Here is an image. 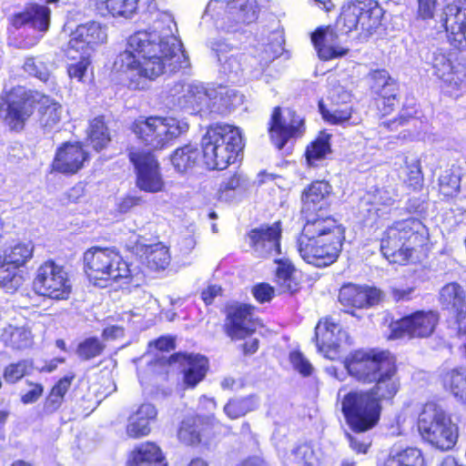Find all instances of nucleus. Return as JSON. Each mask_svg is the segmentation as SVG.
<instances>
[{
    "instance_id": "39448f33",
    "label": "nucleus",
    "mask_w": 466,
    "mask_h": 466,
    "mask_svg": "<svg viewBox=\"0 0 466 466\" xmlns=\"http://www.w3.org/2000/svg\"><path fill=\"white\" fill-rule=\"evenodd\" d=\"M84 270L95 286L106 287L109 280H118L130 277V269L118 253L93 247L83 256Z\"/></svg>"
},
{
    "instance_id": "f704fd0d",
    "label": "nucleus",
    "mask_w": 466,
    "mask_h": 466,
    "mask_svg": "<svg viewBox=\"0 0 466 466\" xmlns=\"http://www.w3.org/2000/svg\"><path fill=\"white\" fill-rule=\"evenodd\" d=\"M137 252H142L145 256L147 266L155 270L164 269L170 263L169 249L167 246L158 242L153 245H144L137 243L136 245Z\"/></svg>"
},
{
    "instance_id": "052dcab7",
    "label": "nucleus",
    "mask_w": 466,
    "mask_h": 466,
    "mask_svg": "<svg viewBox=\"0 0 466 466\" xmlns=\"http://www.w3.org/2000/svg\"><path fill=\"white\" fill-rule=\"evenodd\" d=\"M76 56L77 58L76 60L77 61L68 65L67 73L70 78H76L78 81H81L90 65V55L77 53Z\"/></svg>"
},
{
    "instance_id": "f257e3e1",
    "label": "nucleus",
    "mask_w": 466,
    "mask_h": 466,
    "mask_svg": "<svg viewBox=\"0 0 466 466\" xmlns=\"http://www.w3.org/2000/svg\"><path fill=\"white\" fill-rule=\"evenodd\" d=\"M177 30L172 15L163 12L155 19L152 31H138L129 36V46L143 54L146 76L157 78L189 66L188 57L175 36Z\"/></svg>"
},
{
    "instance_id": "ddd939ff",
    "label": "nucleus",
    "mask_w": 466,
    "mask_h": 466,
    "mask_svg": "<svg viewBox=\"0 0 466 466\" xmlns=\"http://www.w3.org/2000/svg\"><path fill=\"white\" fill-rule=\"evenodd\" d=\"M343 240L344 238L298 239V251L307 263L319 268L326 267L338 258Z\"/></svg>"
},
{
    "instance_id": "8fccbe9b",
    "label": "nucleus",
    "mask_w": 466,
    "mask_h": 466,
    "mask_svg": "<svg viewBox=\"0 0 466 466\" xmlns=\"http://www.w3.org/2000/svg\"><path fill=\"white\" fill-rule=\"evenodd\" d=\"M368 201L373 206L389 207L395 203L398 194L396 188L391 186L376 187L369 191Z\"/></svg>"
},
{
    "instance_id": "774afa93",
    "label": "nucleus",
    "mask_w": 466,
    "mask_h": 466,
    "mask_svg": "<svg viewBox=\"0 0 466 466\" xmlns=\"http://www.w3.org/2000/svg\"><path fill=\"white\" fill-rule=\"evenodd\" d=\"M252 294L258 301L264 303L273 298L274 289L267 283H260L253 287Z\"/></svg>"
},
{
    "instance_id": "a211bd4d",
    "label": "nucleus",
    "mask_w": 466,
    "mask_h": 466,
    "mask_svg": "<svg viewBox=\"0 0 466 466\" xmlns=\"http://www.w3.org/2000/svg\"><path fill=\"white\" fill-rule=\"evenodd\" d=\"M253 309L246 304H233L227 307L225 332L232 339H243L256 330Z\"/></svg>"
},
{
    "instance_id": "393cba45",
    "label": "nucleus",
    "mask_w": 466,
    "mask_h": 466,
    "mask_svg": "<svg viewBox=\"0 0 466 466\" xmlns=\"http://www.w3.org/2000/svg\"><path fill=\"white\" fill-rule=\"evenodd\" d=\"M87 154L78 143H65L56 151L53 168L64 174H75L83 167Z\"/></svg>"
},
{
    "instance_id": "a18cd8bd",
    "label": "nucleus",
    "mask_w": 466,
    "mask_h": 466,
    "mask_svg": "<svg viewBox=\"0 0 466 466\" xmlns=\"http://www.w3.org/2000/svg\"><path fill=\"white\" fill-rule=\"evenodd\" d=\"M294 267L289 262H279L276 270V281L281 292L294 293L299 290V283L294 278Z\"/></svg>"
},
{
    "instance_id": "aec40b11",
    "label": "nucleus",
    "mask_w": 466,
    "mask_h": 466,
    "mask_svg": "<svg viewBox=\"0 0 466 466\" xmlns=\"http://www.w3.org/2000/svg\"><path fill=\"white\" fill-rule=\"evenodd\" d=\"M302 214L306 223L298 239L344 238V228L331 217H323L319 212Z\"/></svg>"
},
{
    "instance_id": "c756f323",
    "label": "nucleus",
    "mask_w": 466,
    "mask_h": 466,
    "mask_svg": "<svg viewBox=\"0 0 466 466\" xmlns=\"http://www.w3.org/2000/svg\"><path fill=\"white\" fill-rule=\"evenodd\" d=\"M170 360L184 366V382L188 387H195L206 376L208 362L204 356L177 353L172 355Z\"/></svg>"
},
{
    "instance_id": "bf43d9fd",
    "label": "nucleus",
    "mask_w": 466,
    "mask_h": 466,
    "mask_svg": "<svg viewBox=\"0 0 466 466\" xmlns=\"http://www.w3.org/2000/svg\"><path fill=\"white\" fill-rule=\"evenodd\" d=\"M151 429L147 419H137L130 416L127 425V434L130 438L138 439L149 434Z\"/></svg>"
},
{
    "instance_id": "2eb2a0df",
    "label": "nucleus",
    "mask_w": 466,
    "mask_h": 466,
    "mask_svg": "<svg viewBox=\"0 0 466 466\" xmlns=\"http://www.w3.org/2000/svg\"><path fill=\"white\" fill-rule=\"evenodd\" d=\"M106 37V29L97 22L79 25L70 35L66 56L68 59H76L77 53L90 55L95 46L104 43Z\"/></svg>"
},
{
    "instance_id": "79ce46f5",
    "label": "nucleus",
    "mask_w": 466,
    "mask_h": 466,
    "mask_svg": "<svg viewBox=\"0 0 466 466\" xmlns=\"http://www.w3.org/2000/svg\"><path fill=\"white\" fill-rule=\"evenodd\" d=\"M258 407V397L256 395H248L239 399L229 400L224 406V412L229 419L236 420L245 416L248 412L255 410Z\"/></svg>"
},
{
    "instance_id": "423d86ee",
    "label": "nucleus",
    "mask_w": 466,
    "mask_h": 466,
    "mask_svg": "<svg viewBox=\"0 0 466 466\" xmlns=\"http://www.w3.org/2000/svg\"><path fill=\"white\" fill-rule=\"evenodd\" d=\"M384 10L375 0H354L344 5L336 21L338 30L349 34L360 30L369 36L381 25Z\"/></svg>"
},
{
    "instance_id": "864d4df0",
    "label": "nucleus",
    "mask_w": 466,
    "mask_h": 466,
    "mask_svg": "<svg viewBox=\"0 0 466 466\" xmlns=\"http://www.w3.org/2000/svg\"><path fill=\"white\" fill-rule=\"evenodd\" d=\"M289 460L297 466H318L319 462L315 451L309 444H302L294 449Z\"/></svg>"
},
{
    "instance_id": "6e6d98bb",
    "label": "nucleus",
    "mask_w": 466,
    "mask_h": 466,
    "mask_svg": "<svg viewBox=\"0 0 466 466\" xmlns=\"http://www.w3.org/2000/svg\"><path fill=\"white\" fill-rule=\"evenodd\" d=\"M24 70L29 75L46 82L50 76V69L40 56L27 57L23 66Z\"/></svg>"
},
{
    "instance_id": "7c9ffc66",
    "label": "nucleus",
    "mask_w": 466,
    "mask_h": 466,
    "mask_svg": "<svg viewBox=\"0 0 466 466\" xmlns=\"http://www.w3.org/2000/svg\"><path fill=\"white\" fill-rule=\"evenodd\" d=\"M331 187L325 181L313 182L302 194V213L320 212L329 206Z\"/></svg>"
},
{
    "instance_id": "5fc2aeb1",
    "label": "nucleus",
    "mask_w": 466,
    "mask_h": 466,
    "mask_svg": "<svg viewBox=\"0 0 466 466\" xmlns=\"http://www.w3.org/2000/svg\"><path fill=\"white\" fill-rule=\"evenodd\" d=\"M104 350L105 345L97 338L91 337L80 342L76 352L82 360H89L100 356Z\"/></svg>"
},
{
    "instance_id": "09e8293b",
    "label": "nucleus",
    "mask_w": 466,
    "mask_h": 466,
    "mask_svg": "<svg viewBox=\"0 0 466 466\" xmlns=\"http://www.w3.org/2000/svg\"><path fill=\"white\" fill-rule=\"evenodd\" d=\"M33 251L34 246L32 243H18L12 247L3 258L17 268L31 259Z\"/></svg>"
},
{
    "instance_id": "c9c22d12",
    "label": "nucleus",
    "mask_w": 466,
    "mask_h": 466,
    "mask_svg": "<svg viewBox=\"0 0 466 466\" xmlns=\"http://www.w3.org/2000/svg\"><path fill=\"white\" fill-rule=\"evenodd\" d=\"M40 107L39 123L46 132L54 130L59 124L62 115V106L46 96H38Z\"/></svg>"
},
{
    "instance_id": "473e14b6",
    "label": "nucleus",
    "mask_w": 466,
    "mask_h": 466,
    "mask_svg": "<svg viewBox=\"0 0 466 466\" xmlns=\"http://www.w3.org/2000/svg\"><path fill=\"white\" fill-rule=\"evenodd\" d=\"M183 95L178 97L180 106L201 112L208 108L211 94L198 83H189L183 86Z\"/></svg>"
},
{
    "instance_id": "58836bf2",
    "label": "nucleus",
    "mask_w": 466,
    "mask_h": 466,
    "mask_svg": "<svg viewBox=\"0 0 466 466\" xmlns=\"http://www.w3.org/2000/svg\"><path fill=\"white\" fill-rule=\"evenodd\" d=\"M101 15L127 17L137 8L138 0H92Z\"/></svg>"
},
{
    "instance_id": "5701e85b",
    "label": "nucleus",
    "mask_w": 466,
    "mask_h": 466,
    "mask_svg": "<svg viewBox=\"0 0 466 466\" xmlns=\"http://www.w3.org/2000/svg\"><path fill=\"white\" fill-rule=\"evenodd\" d=\"M439 301L443 309L455 316L458 329L461 331L466 319V291L463 287L457 282L444 285L439 292Z\"/></svg>"
},
{
    "instance_id": "3c124183",
    "label": "nucleus",
    "mask_w": 466,
    "mask_h": 466,
    "mask_svg": "<svg viewBox=\"0 0 466 466\" xmlns=\"http://www.w3.org/2000/svg\"><path fill=\"white\" fill-rule=\"evenodd\" d=\"M21 285L22 276L17 273V268L0 256V286L15 290Z\"/></svg>"
},
{
    "instance_id": "cd10ccee",
    "label": "nucleus",
    "mask_w": 466,
    "mask_h": 466,
    "mask_svg": "<svg viewBox=\"0 0 466 466\" xmlns=\"http://www.w3.org/2000/svg\"><path fill=\"white\" fill-rule=\"evenodd\" d=\"M375 385L368 391L377 400L381 401L391 400L400 389V381L396 377V367L392 360L386 364L384 370L377 376Z\"/></svg>"
},
{
    "instance_id": "9b49d317",
    "label": "nucleus",
    "mask_w": 466,
    "mask_h": 466,
    "mask_svg": "<svg viewBox=\"0 0 466 466\" xmlns=\"http://www.w3.org/2000/svg\"><path fill=\"white\" fill-rule=\"evenodd\" d=\"M392 360L387 351L356 350L346 358L345 368L358 381L371 383Z\"/></svg>"
},
{
    "instance_id": "49530a36",
    "label": "nucleus",
    "mask_w": 466,
    "mask_h": 466,
    "mask_svg": "<svg viewBox=\"0 0 466 466\" xmlns=\"http://www.w3.org/2000/svg\"><path fill=\"white\" fill-rule=\"evenodd\" d=\"M178 440L188 446H194L200 442V433L198 431V419L189 417L185 419L177 431Z\"/></svg>"
},
{
    "instance_id": "c85d7f7f",
    "label": "nucleus",
    "mask_w": 466,
    "mask_h": 466,
    "mask_svg": "<svg viewBox=\"0 0 466 466\" xmlns=\"http://www.w3.org/2000/svg\"><path fill=\"white\" fill-rule=\"evenodd\" d=\"M427 60L434 70L433 74L449 86L456 89L466 82V74L459 69L453 70L451 61L439 49L429 54Z\"/></svg>"
},
{
    "instance_id": "338daca9",
    "label": "nucleus",
    "mask_w": 466,
    "mask_h": 466,
    "mask_svg": "<svg viewBox=\"0 0 466 466\" xmlns=\"http://www.w3.org/2000/svg\"><path fill=\"white\" fill-rule=\"evenodd\" d=\"M369 76L371 80V88L376 93L378 91H381L382 87L387 86L390 83H393L395 80L390 77L388 71L381 70H373L370 72Z\"/></svg>"
},
{
    "instance_id": "f3484780",
    "label": "nucleus",
    "mask_w": 466,
    "mask_h": 466,
    "mask_svg": "<svg viewBox=\"0 0 466 466\" xmlns=\"http://www.w3.org/2000/svg\"><path fill=\"white\" fill-rule=\"evenodd\" d=\"M271 120L270 136L279 149H281L289 138L299 137L304 132V121L293 110L288 109L282 115L280 108L276 107Z\"/></svg>"
},
{
    "instance_id": "412c9836",
    "label": "nucleus",
    "mask_w": 466,
    "mask_h": 466,
    "mask_svg": "<svg viewBox=\"0 0 466 466\" xmlns=\"http://www.w3.org/2000/svg\"><path fill=\"white\" fill-rule=\"evenodd\" d=\"M442 26L448 33L450 44L461 51H466V8L461 10L455 5H448L441 15Z\"/></svg>"
},
{
    "instance_id": "4468645a",
    "label": "nucleus",
    "mask_w": 466,
    "mask_h": 466,
    "mask_svg": "<svg viewBox=\"0 0 466 466\" xmlns=\"http://www.w3.org/2000/svg\"><path fill=\"white\" fill-rule=\"evenodd\" d=\"M130 161L137 170V186L139 189L156 193L164 187L159 164L150 152L137 151L129 153Z\"/></svg>"
},
{
    "instance_id": "f8f14e48",
    "label": "nucleus",
    "mask_w": 466,
    "mask_h": 466,
    "mask_svg": "<svg viewBox=\"0 0 466 466\" xmlns=\"http://www.w3.org/2000/svg\"><path fill=\"white\" fill-rule=\"evenodd\" d=\"M224 11L222 19L228 23V31H237L235 25H248L255 22L258 15V5L256 0H230L227 3L211 0L206 8V13L219 15Z\"/></svg>"
},
{
    "instance_id": "b1692460",
    "label": "nucleus",
    "mask_w": 466,
    "mask_h": 466,
    "mask_svg": "<svg viewBox=\"0 0 466 466\" xmlns=\"http://www.w3.org/2000/svg\"><path fill=\"white\" fill-rule=\"evenodd\" d=\"M339 34L343 35L335 25V28L319 27L311 35L312 43L320 59L329 60L347 55L349 49L337 45Z\"/></svg>"
},
{
    "instance_id": "680f3d73",
    "label": "nucleus",
    "mask_w": 466,
    "mask_h": 466,
    "mask_svg": "<svg viewBox=\"0 0 466 466\" xmlns=\"http://www.w3.org/2000/svg\"><path fill=\"white\" fill-rule=\"evenodd\" d=\"M319 107L323 118L332 124H342L348 121L351 116V111L350 108L335 109L330 112L321 102H319Z\"/></svg>"
},
{
    "instance_id": "f03ea898",
    "label": "nucleus",
    "mask_w": 466,
    "mask_h": 466,
    "mask_svg": "<svg viewBox=\"0 0 466 466\" xmlns=\"http://www.w3.org/2000/svg\"><path fill=\"white\" fill-rule=\"evenodd\" d=\"M244 144L238 127L218 124L202 138L203 161L210 169H225L234 163Z\"/></svg>"
},
{
    "instance_id": "4be33fe9",
    "label": "nucleus",
    "mask_w": 466,
    "mask_h": 466,
    "mask_svg": "<svg viewBox=\"0 0 466 466\" xmlns=\"http://www.w3.org/2000/svg\"><path fill=\"white\" fill-rule=\"evenodd\" d=\"M439 322V314L436 311H417L402 318L397 323L400 335H408L411 338H426L431 336Z\"/></svg>"
},
{
    "instance_id": "dca6fc26",
    "label": "nucleus",
    "mask_w": 466,
    "mask_h": 466,
    "mask_svg": "<svg viewBox=\"0 0 466 466\" xmlns=\"http://www.w3.org/2000/svg\"><path fill=\"white\" fill-rule=\"evenodd\" d=\"M282 228L280 221L271 225H261L252 228L247 235L249 247L261 258L279 255L280 253V238Z\"/></svg>"
},
{
    "instance_id": "ea45409f",
    "label": "nucleus",
    "mask_w": 466,
    "mask_h": 466,
    "mask_svg": "<svg viewBox=\"0 0 466 466\" xmlns=\"http://www.w3.org/2000/svg\"><path fill=\"white\" fill-rule=\"evenodd\" d=\"M461 167L452 165L444 170L439 177V191L447 198H454L461 191Z\"/></svg>"
},
{
    "instance_id": "a878e982",
    "label": "nucleus",
    "mask_w": 466,
    "mask_h": 466,
    "mask_svg": "<svg viewBox=\"0 0 466 466\" xmlns=\"http://www.w3.org/2000/svg\"><path fill=\"white\" fill-rule=\"evenodd\" d=\"M213 50L216 52L218 60L220 63V72L232 82L238 80L247 67L248 56L238 51L228 54L230 48L224 42L216 43Z\"/></svg>"
},
{
    "instance_id": "4c0bfd02",
    "label": "nucleus",
    "mask_w": 466,
    "mask_h": 466,
    "mask_svg": "<svg viewBox=\"0 0 466 466\" xmlns=\"http://www.w3.org/2000/svg\"><path fill=\"white\" fill-rule=\"evenodd\" d=\"M424 458L417 448H392L383 466H424Z\"/></svg>"
},
{
    "instance_id": "6ab92c4d",
    "label": "nucleus",
    "mask_w": 466,
    "mask_h": 466,
    "mask_svg": "<svg viewBox=\"0 0 466 466\" xmlns=\"http://www.w3.org/2000/svg\"><path fill=\"white\" fill-rule=\"evenodd\" d=\"M338 299L346 312L354 315L352 309H363L378 304L381 299V292L375 288L348 283L340 288Z\"/></svg>"
},
{
    "instance_id": "2f4dec72",
    "label": "nucleus",
    "mask_w": 466,
    "mask_h": 466,
    "mask_svg": "<svg viewBox=\"0 0 466 466\" xmlns=\"http://www.w3.org/2000/svg\"><path fill=\"white\" fill-rule=\"evenodd\" d=\"M345 336L339 324L330 319L319 320L315 328V339L320 351L336 350Z\"/></svg>"
},
{
    "instance_id": "e433bc0d",
    "label": "nucleus",
    "mask_w": 466,
    "mask_h": 466,
    "mask_svg": "<svg viewBox=\"0 0 466 466\" xmlns=\"http://www.w3.org/2000/svg\"><path fill=\"white\" fill-rule=\"evenodd\" d=\"M144 56L142 52L134 50L129 46V40L127 41V48L121 52L116 58L113 68L118 72H137V75L144 76L148 79L151 77L146 76L142 69V64L144 63Z\"/></svg>"
},
{
    "instance_id": "7ed1b4c3",
    "label": "nucleus",
    "mask_w": 466,
    "mask_h": 466,
    "mask_svg": "<svg viewBox=\"0 0 466 466\" xmlns=\"http://www.w3.org/2000/svg\"><path fill=\"white\" fill-rule=\"evenodd\" d=\"M423 230L422 223L413 218L393 223L380 241L383 256L390 263L405 264L414 247L423 243Z\"/></svg>"
},
{
    "instance_id": "603ef678",
    "label": "nucleus",
    "mask_w": 466,
    "mask_h": 466,
    "mask_svg": "<svg viewBox=\"0 0 466 466\" xmlns=\"http://www.w3.org/2000/svg\"><path fill=\"white\" fill-rule=\"evenodd\" d=\"M329 136L321 135L310 146L307 147L306 158L310 166H314L316 161L323 159L330 152Z\"/></svg>"
},
{
    "instance_id": "1a4fd4ad",
    "label": "nucleus",
    "mask_w": 466,
    "mask_h": 466,
    "mask_svg": "<svg viewBox=\"0 0 466 466\" xmlns=\"http://www.w3.org/2000/svg\"><path fill=\"white\" fill-rule=\"evenodd\" d=\"M40 95L22 86H16L0 96V118L12 130L22 129L33 115Z\"/></svg>"
},
{
    "instance_id": "9d476101",
    "label": "nucleus",
    "mask_w": 466,
    "mask_h": 466,
    "mask_svg": "<svg viewBox=\"0 0 466 466\" xmlns=\"http://www.w3.org/2000/svg\"><path fill=\"white\" fill-rule=\"evenodd\" d=\"M71 289L68 274L61 265L46 260L36 269L33 290L37 295L62 300L69 298Z\"/></svg>"
},
{
    "instance_id": "13d9d810",
    "label": "nucleus",
    "mask_w": 466,
    "mask_h": 466,
    "mask_svg": "<svg viewBox=\"0 0 466 466\" xmlns=\"http://www.w3.org/2000/svg\"><path fill=\"white\" fill-rule=\"evenodd\" d=\"M28 360H21L16 363L9 364L4 370V379L7 383H15L27 374L31 368Z\"/></svg>"
},
{
    "instance_id": "e2e57ef3",
    "label": "nucleus",
    "mask_w": 466,
    "mask_h": 466,
    "mask_svg": "<svg viewBox=\"0 0 466 466\" xmlns=\"http://www.w3.org/2000/svg\"><path fill=\"white\" fill-rule=\"evenodd\" d=\"M407 183L413 189H419L422 186L423 176L419 160H413L411 163L407 164Z\"/></svg>"
},
{
    "instance_id": "0eeeda50",
    "label": "nucleus",
    "mask_w": 466,
    "mask_h": 466,
    "mask_svg": "<svg viewBox=\"0 0 466 466\" xmlns=\"http://www.w3.org/2000/svg\"><path fill=\"white\" fill-rule=\"evenodd\" d=\"M341 410L350 429L360 433L378 423L381 405L368 390H351L343 397Z\"/></svg>"
},
{
    "instance_id": "6e6552de",
    "label": "nucleus",
    "mask_w": 466,
    "mask_h": 466,
    "mask_svg": "<svg viewBox=\"0 0 466 466\" xmlns=\"http://www.w3.org/2000/svg\"><path fill=\"white\" fill-rule=\"evenodd\" d=\"M187 129L186 123L172 117L141 116L132 125L136 136L154 149H162Z\"/></svg>"
},
{
    "instance_id": "37998d69",
    "label": "nucleus",
    "mask_w": 466,
    "mask_h": 466,
    "mask_svg": "<svg viewBox=\"0 0 466 466\" xmlns=\"http://www.w3.org/2000/svg\"><path fill=\"white\" fill-rule=\"evenodd\" d=\"M88 139L92 147L99 151L105 148L111 140V137L104 118L97 116L89 125Z\"/></svg>"
},
{
    "instance_id": "20e7f679",
    "label": "nucleus",
    "mask_w": 466,
    "mask_h": 466,
    "mask_svg": "<svg viewBox=\"0 0 466 466\" xmlns=\"http://www.w3.org/2000/svg\"><path fill=\"white\" fill-rule=\"evenodd\" d=\"M418 429L425 441L441 451L451 449L458 440V426L434 402L424 405L419 415Z\"/></svg>"
},
{
    "instance_id": "bb28decb",
    "label": "nucleus",
    "mask_w": 466,
    "mask_h": 466,
    "mask_svg": "<svg viewBox=\"0 0 466 466\" xmlns=\"http://www.w3.org/2000/svg\"><path fill=\"white\" fill-rule=\"evenodd\" d=\"M50 24V9L46 5L30 4L23 12L15 14L12 18V25L20 28L24 25L39 31L46 32Z\"/></svg>"
},
{
    "instance_id": "a19ab883",
    "label": "nucleus",
    "mask_w": 466,
    "mask_h": 466,
    "mask_svg": "<svg viewBox=\"0 0 466 466\" xmlns=\"http://www.w3.org/2000/svg\"><path fill=\"white\" fill-rule=\"evenodd\" d=\"M5 344L14 350H25L33 343V337L30 330L25 327L9 326L5 329L2 334Z\"/></svg>"
},
{
    "instance_id": "4d7b16f0",
    "label": "nucleus",
    "mask_w": 466,
    "mask_h": 466,
    "mask_svg": "<svg viewBox=\"0 0 466 466\" xmlns=\"http://www.w3.org/2000/svg\"><path fill=\"white\" fill-rule=\"evenodd\" d=\"M398 85L396 81L390 83L387 86L382 87L381 91L376 92L380 96L379 100V107L383 115L390 114L395 106L397 96Z\"/></svg>"
},
{
    "instance_id": "72a5a7b5",
    "label": "nucleus",
    "mask_w": 466,
    "mask_h": 466,
    "mask_svg": "<svg viewBox=\"0 0 466 466\" xmlns=\"http://www.w3.org/2000/svg\"><path fill=\"white\" fill-rule=\"evenodd\" d=\"M127 466H167L160 448L153 442L138 445L130 453Z\"/></svg>"
},
{
    "instance_id": "0e129e2a",
    "label": "nucleus",
    "mask_w": 466,
    "mask_h": 466,
    "mask_svg": "<svg viewBox=\"0 0 466 466\" xmlns=\"http://www.w3.org/2000/svg\"><path fill=\"white\" fill-rule=\"evenodd\" d=\"M240 186V177L238 175L231 176L224 180L218 189L219 198L228 201L234 197V191Z\"/></svg>"
},
{
    "instance_id": "69168bd1",
    "label": "nucleus",
    "mask_w": 466,
    "mask_h": 466,
    "mask_svg": "<svg viewBox=\"0 0 466 466\" xmlns=\"http://www.w3.org/2000/svg\"><path fill=\"white\" fill-rule=\"evenodd\" d=\"M293 368L303 376H309L313 371L310 362L299 351H293L289 355Z\"/></svg>"
},
{
    "instance_id": "de8ad7c7",
    "label": "nucleus",
    "mask_w": 466,
    "mask_h": 466,
    "mask_svg": "<svg viewBox=\"0 0 466 466\" xmlns=\"http://www.w3.org/2000/svg\"><path fill=\"white\" fill-rule=\"evenodd\" d=\"M446 383L454 397L466 401V369L457 368L451 370L446 376Z\"/></svg>"
},
{
    "instance_id": "c03bdc74",
    "label": "nucleus",
    "mask_w": 466,
    "mask_h": 466,
    "mask_svg": "<svg viewBox=\"0 0 466 466\" xmlns=\"http://www.w3.org/2000/svg\"><path fill=\"white\" fill-rule=\"evenodd\" d=\"M198 157L199 152L198 148L191 145H187L174 152L171 161L178 172H186L197 164Z\"/></svg>"
}]
</instances>
